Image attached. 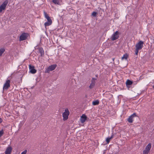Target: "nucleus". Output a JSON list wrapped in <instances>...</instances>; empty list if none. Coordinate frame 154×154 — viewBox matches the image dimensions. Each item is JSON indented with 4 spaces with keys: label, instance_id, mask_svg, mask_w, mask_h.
Wrapping results in <instances>:
<instances>
[{
    "label": "nucleus",
    "instance_id": "f257e3e1",
    "mask_svg": "<svg viewBox=\"0 0 154 154\" xmlns=\"http://www.w3.org/2000/svg\"><path fill=\"white\" fill-rule=\"evenodd\" d=\"M57 65L56 64H53L49 66L46 69L45 71V73H49L50 71H52L54 70L57 67Z\"/></svg>",
    "mask_w": 154,
    "mask_h": 154
},
{
    "label": "nucleus",
    "instance_id": "f03ea898",
    "mask_svg": "<svg viewBox=\"0 0 154 154\" xmlns=\"http://www.w3.org/2000/svg\"><path fill=\"white\" fill-rule=\"evenodd\" d=\"M29 35V34L23 32L20 36L19 41H22L26 40Z\"/></svg>",
    "mask_w": 154,
    "mask_h": 154
},
{
    "label": "nucleus",
    "instance_id": "7ed1b4c3",
    "mask_svg": "<svg viewBox=\"0 0 154 154\" xmlns=\"http://www.w3.org/2000/svg\"><path fill=\"white\" fill-rule=\"evenodd\" d=\"M151 148V144L149 143L146 146L145 149L143 151V154H148V153L149 152Z\"/></svg>",
    "mask_w": 154,
    "mask_h": 154
},
{
    "label": "nucleus",
    "instance_id": "20e7f679",
    "mask_svg": "<svg viewBox=\"0 0 154 154\" xmlns=\"http://www.w3.org/2000/svg\"><path fill=\"white\" fill-rule=\"evenodd\" d=\"M143 42L140 41L135 45L136 48L139 50L141 49L143 47Z\"/></svg>",
    "mask_w": 154,
    "mask_h": 154
},
{
    "label": "nucleus",
    "instance_id": "39448f33",
    "mask_svg": "<svg viewBox=\"0 0 154 154\" xmlns=\"http://www.w3.org/2000/svg\"><path fill=\"white\" fill-rule=\"evenodd\" d=\"M119 32L118 31H116L112 35L111 39L112 40L114 41L119 38Z\"/></svg>",
    "mask_w": 154,
    "mask_h": 154
},
{
    "label": "nucleus",
    "instance_id": "423d86ee",
    "mask_svg": "<svg viewBox=\"0 0 154 154\" xmlns=\"http://www.w3.org/2000/svg\"><path fill=\"white\" fill-rule=\"evenodd\" d=\"M10 81L9 79L6 80L3 87V90H7L10 87Z\"/></svg>",
    "mask_w": 154,
    "mask_h": 154
},
{
    "label": "nucleus",
    "instance_id": "0eeeda50",
    "mask_svg": "<svg viewBox=\"0 0 154 154\" xmlns=\"http://www.w3.org/2000/svg\"><path fill=\"white\" fill-rule=\"evenodd\" d=\"M29 72L30 73L32 74H35L36 72V70L35 69V67L34 66L29 65Z\"/></svg>",
    "mask_w": 154,
    "mask_h": 154
},
{
    "label": "nucleus",
    "instance_id": "6e6552de",
    "mask_svg": "<svg viewBox=\"0 0 154 154\" xmlns=\"http://www.w3.org/2000/svg\"><path fill=\"white\" fill-rule=\"evenodd\" d=\"M96 79H97L96 78H93L91 80V82L89 86V87L90 88H92L94 87L96 83L95 81L96 80Z\"/></svg>",
    "mask_w": 154,
    "mask_h": 154
},
{
    "label": "nucleus",
    "instance_id": "1a4fd4ad",
    "mask_svg": "<svg viewBox=\"0 0 154 154\" xmlns=\"http://www.w3.org/2000/svg\"><path fill=\"white\" fill-rule=\"evenodd\" d=\"M136 113H134L133 114L130 116L128 119V121L130 123H132L133 122L134 118L136 116Z\"/></svg>",
    "mask_w": 154,
    "mask_h": 154
},
{
    "label": "nucleus",
    "instance_id": "9d476101",
    "mask_svg": "<svg viewBox=\"0 0 154 154\" xmlns=\"http://www.w3.org/2000/svg\"><path fill=\"white\" fill-rule=\"evenodd\" d=\"M47 20V22L45 23V26L46 27V26H49L51 25L52 23L51 19L50 17L46 19Z\"/></svg>",
    "mask_w": 154,
    "mask_h": 154
},
{
    "label": "nucleus",
    "instance_id": "9b49d317",
    "mask_svg": "<svg viewBox=\"0 0 154 154\" xmlns=\"http://www.w3.org/2000/svg\"><path fill=\"white\" fill-rule=\"evenodd\" d=\"M63 117L64 121L67 119V108L65 109V112L63 113Z\"/></svg>",
    "mask_w": 154,
    "mask_h": 154
},
{
    "label": "nucleus",
    "instance_id": "f8f14e48",
    "mask_svg": "<svg viewBox=\"0 0 154 154\" xmlns=\"http://www.w3.org/2000/svg\"><path fill=\"white\" fill-rule=\"evenodd\" d=\"M87 117L85 114H83L81 117L80 121L82 123H84L87 119Z\"/></svg>",
    "mask_w": 154,
    "mask_h": 154
},
{
    "label": "nucleus",
    "instance_id": "ddd939ff",
    "mask_svg": "<svg viewBox=\"0 0 154 154\" xmlns=\"http://www.w3.org/2000/svg\"><path fill=\"white\" fill-rule=\"evenodd\" d=\"M12 150V148L10 146L7 147L6 151H5V154H11Z\"/></svg>",
    "mask_w": 154,
    "mask_h": 154
},
{
    "label": "nucleus",
    "instance_id": "4468645a",
    "mask_svg": "<svg viewBox=\"0 0 154 154\" xmlns=\"http://www.w3.org/2000/svg\"><path fill=\"white\" fill-rule=\"evenodd\" d=\"M38 51L41 54V57H42L44 54V52L43 48L40 47L38 48Z\"/></svg>",
    "mask_w": 154,
    "mask_h": 154
},
{
    "label": "nucleus",
    "instance_id": "2eb2a0df",
    "mask_svg": "<svg viewBox=\"0 0 154 154\" xmlns=\"http://www.w3.org/2000/svg\"><path fill=\"white\" fill-rule=\"evenodd\" d=\"M8 2V0H5L4 2L1 5L6 8V6L7 5Z\"/></svg>",
    "mask_w": 154,
    "mask_h": 154
},
{
    "label": "nucleus",
    "instance_id": "dca6fc26",
    "mask_svg": "<svg viewBox=\"0 0 154 154\" xmlns=\"http://www.w3.org/2000/svg\"><path fill=\"white\" fill-rule=\"evenodd\" d=\"M128 57V55L127 54H124L122 58V60H123L124 59L126 60Z\"/></svg>",
    "mask_w": 154,
    "mask_h": 154
},
{
    "label": "nucleus",
    "instance_id": "f3484780",
    "mask_svg": "<svg viewBox=\"0 0 154 154\" xmlns=\"http://www.w3.org/2000/svg\"><path fill=\"white\" fill-rule=\"evenodd\" d=\"M133 82L132 81H131L130 80H128L126 82V84L127 85H131L132 84Z\"/></svg>",
    "mask_w": 154,
    "mask_h": 154
},
{
    "label": "nucleus",
    "instance_id": "a211bd4d",
    "mask_svg": "<svg viewBox=\"0 0 154 154\" xmlns=\"http://www.w3.org/2000/svg\"><path fill=\"white\" fill-rule=\"evenodd\" d=\"M5 49L4 48H0V56H1L3 53L5 51Z\"/></svg>",
    "mask_w": 154,
    "mask_h": 154
},
{
    "label": "nucleus",
    "instance_id": "6ab92c4d",
    "mask_svg": "<svg viewBox=\"0 0 154 154\" xmlns=\"http://www.w3.org/2000/svg\"><path fill=\"white\" fill-rule=\"evenodd\" d=\"M99 102L98 100H96L92 102V104L93 105H97L99 104Z\"/></svg>",
    "mask_w": 154,
    "mask_h": 154
},
{
    "label": "nucleus",
    "instance_id": "aec40b11",
    "mask_svg": "<svg viewBox=\"0 0 154 154\" xmlns=\"http://www.w3.org/2000/svg\"><path fill=\"white\" fill-rule=\"evenodd\" d=\"M113 138L112 136L110 137H109L106 138V141L107 142V143H109V142H110L111 140Z\"/></svg>",
    "mask_w": 154,
    "mask_h": 154
},
{
    "label": "nucleus",
    "instance_id": "412c9836",
    "mask_svg": "<svg viewBox=\"0 0 154 154\" xmlns=\"http://www.w3.org/2000/svg\"><path fill=\"white\" fill-rule=\"evenodd\" d=\"M52 2L55 4L58 5L59 3V1L58 0H53Z\"/></svg>",
    "mask_w": 154,
    "mask_h": 154
},
{
    "label": "nucleus",
    "instance_id": "4be33fe9",
    "mask_svg": "<svg viewBox=\"0 0 154 154\" xmlns=\"http://www.w3.org/2000/svg\"><path fill=\"white\" fill-rule=\"evenodd\" d=\"M5 8L1 5L0 6V13H1L3 10H5Z\"/></svg>",
    "mask_w": 154,
    "mask_h": 154
},
{
    "label": "nucleus",
    "instance_id": "5701e85b",
    "mask_svg": "<svg viewBox=\"0 0 154 154\" xmlns=\"http://www.w3.org/2000/svg\"><path fill=\"white\" fill-rule=\"evenodd\" d=\"M44 14L45 17L47 19V18H48L50 17L49 16H48V14H47L45 12H44Z\"/></svg>",
    "mask_w": 154,
    "mask_h": 154
},
{
    "label": "nucleus",
    "instance_id": "b1692460",
    "mask_svg": "<svg viewBox=\"0 0 154 154\" xmlns=\"http://www.w3.org/2000/svg\"><path fill=\"white\" fill-rule=\"evenodd\" d=\"M97 13L95 12H93L92 14V15L94 17H96L97 15Z\"/></svg>",
    "mask_w": 154,
    "mask_h": 154
},
{
    "label": "nucleus",
    "instance_id": "393cba45",
    "mask_svg": "<svg viewBox=\"0 0 154 154\" xmlns=\"http://www.w3.org/2000/svg\"><path fill=\"white\" fill-rule=\"evenodd\" d=\"M139 50L137 48H136L135 51V54L137 55L138 53V51Z\"/></svg>",
    "mask_w": 154,
    "mask_h": 154
},
{
    "label": "nucleus",
    "instance_id": "a878e982",
    "mask_svg": "<svg viewBox=\"0 0 154 154\" xmlns=\"http://www.w3.org/2000/svg\"><path fill=\"white\" fill-rule=\"evenodd\" d=\"M27 152V150H25L23 152H22L21 153V154H26Z\"/></svg>",
    "mask_w": 154,
    "mask_h": 154
},
{
    "label": "nucleus",
    "instance_id": "bb28decb",
    "mask_svg": "<svg viewBox=\"0 0 154 154\" xmlns=\"http://www.w3.org/2000/svg\"><path fill=\"white\" fill-rule=\"evenodd\" d=\"M3 120L2 119L0 118V123H1L2 122Z\"/></svg>",
    "mask_w": 154,
    "mask_h": 154
},
{
    "label": "nucleus",
    "instance_id": "cd10ccee",
    "mask_svg": "<svg viewBox=\"0 0 154 154\" xmlns=\"http://www.w3.org/2000/svg\"><path fill=\"white\" fill-rule=\"evenodd\" d=\"M69 111H68V115H69Z\"/></svg>",
    "mask_w": 154,
    "mask_h": 154
},
{
    "label": "nucleus",
    "instance_id": "c85d7f7f",
    "mask_svg": "<svg viewBox=\"0 0 154 154\" xmlns=\"http://www.w3.org/2000/svg\"><path fill=\"white\" fill-rule=\"evenodd\" d=\"M153 88H154V86H153Z\"/></svg>",
    "mask_w": 154,
    "mask_h": 154
}]
</instances>
